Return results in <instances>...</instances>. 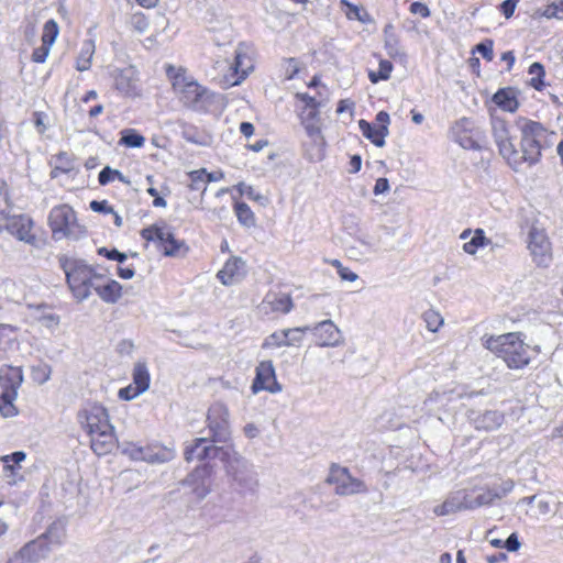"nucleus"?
<instances>
[{"label":"nucleus","instance_id":"1","mask_svg":"<svg viewBox=\"0 0 563 563\" xmlns=\"http://www.w3.org/2000/svg\"><path fill=\"white\" fill-rule=\"evenodd\" d=\"M490 126L498 154L514 170L540 163L555 135L541 122L526 117H518L514 124L505 118L494 117Z\"/></svg>","mask_w":563,"mask_h":563},{"label":"nucleus","instance_id":"2","mask_svg":"<svg viewBox=\"0 0 563 563\" xmlns=\"http://www.w3.org/2000/svg\"><path fill=\"white\" fill-rule=\"evenodd\" d=\"M165 73L170 82L172 90L180 104L199 113L210 111V108L216 102V92L199 84L191 75H188L185 67L167 65Z\"/></svg>","mask_w":563,"mask_h":563},{"label":"nucleus","instance_id":"3","mask_svg":"<svg viewBox=\"0 0 563 563\" xmlns=\"http://www.w3.org/2000/svg\"><path fill=\"white\" fill-rule=\"evenodd\" d=\"M295 113L299 120L300 125L303 128L307 136L318 147L317 158L321 159L324 156L325 140L322 134L323 120L321 115V108L323 101L321 93L311 96L308 92H296L294 95Z\"/></svg>","mask_w":563,"mask_h":563},{"label":"nucleus","instance_id":"4","mask_svg":"<svg viewBox=\"0 0 563 563\" xmlns=\"http://www.w3.org/2000/svg\"><path fill=\"white\" fill-rule=\"evenodd\" d=\"M482 341L484 347L501 358L510 369H522L531 362L530 346L521 332L485 335Z\"/></svg>","mask_w":563,"mask_h":563},{"label":"nucleus","instance_id":"5","mask_svg":"<svg viewBox=\"0 0 563 563\" xmlns=\"http://www.w3.org/2000/svg\"><path fill=\"white\" fill-rule=\"evenodd\" d=\"M58 264L65 273L66 283L73 296L78 300L88 298L96 283L104 279L103 275L97 273L82 260L60 255Z\"/></svg>","mask_w":563,"mask_h":563},{"label":"nucleus","instance_id":"6","mask_svg":"<svg viewBox=\"0 0 563 563\" xmlns=\"http://www.w3.org/2000/svg\"><path fill=\"white\" fill-rule=\"evenodd\" d=\"M23 379L21 366L3 365L0 367V415L3 418L18 416L19 409L15 400Z\"/></svg>","mask_w":563,"mask_h":563},{"label":"nucleus","instance_id":"7","mask_svg":"<svg viewBox=\"0 0 563 563\" xmlns=\"http://www.w3.org/2000/svg\"><path fill=\"white\" fill-rule=\"evenodd\" d=\"M140 235L145 242V247L150 243H154L164 256L174 257L186 255L189 252L186 242L176 239L165 223H154L145 227L140 231Z\"/></svg>","mask_w":563,"mask_h":563},{"label":"nucleus","instance_id":"8","mask_svg":"<svg viewBox=\"0 0 563 563\" xmlns=\"http://www.w3.org/2000/svg\"><path fill=\"white\" fill-rule=\"evenodd\" d=\"M47 222L54 239L68 238L80 227L77 212L67 203L54 206L48 213Z\"/></svg>","mask_w":563,"mask_h":563},{"label":"nucleus","instance_id":"9","mask_svg":"<svg viewBox=\"0 0 563 563\" xmlns=\"http://www.w3.org/2000/svg\"><path fill=\"white\" fill-rule=\"evenodd\" d=\"M325 482L334 487V492L339 496L366 494L368 492L362 479L352 476L347 467L336 463L330 465Z\"/></svg>","mask_w":563,"mask_h":563},{"label":"nucleus","instance_id":"10","mask_svg":"<svg viewBox=\"0 0 563 563\" xmlns=\"http://www.w3.org/2000/svg\"><path fill=\"white\" fill-rule=\"evenodd\" d=\"M3 230L27 244L35 245L37 242L34 221L26 214H10L0 210V231Z\"/></svg>","mask_w":563,"mask_h":563},{"label":"nucleus","instance_id":"11","mask_svg":"<svg viewBox=\"0 0 563 563\" xmlns=\"http://www.w3.org/2000/svg\"><path fill=\"white\" fill-rule=\"evenodd\" d=\"M456 143L466 150H481L486 142L485 131L470 118H461L451 128Z\"/></svg>","mask_w":563,"mask_h":563},{"label":"nucleus","instance_id":"12","mask_svg":"<svg viewBox=\"0 0 563 563\" xmlns=\"http://www.w3.org/2000/svg\"><path fill=\"white\" fill-rule=\"evenodd\" d=\"M528 250L532 261L541 267H548L553 260V250L545 229L531 227L528 233Z\"/></svg>","mask_w":563,"mask_h":563},{"label":"nucleus","instance_id":"13","mask_svg":"<svg viewBox=\"0 0 563 563\" xmlns=\"http://www.w3.org/2000/svg\"><path fill=\"white\" fill-rule=\"evenodd\" d=\"M207 427L211 433V442H221L229 435V410L221 402L212 404L207 413Z\"/></svg>","mask_w":563,"mask_h":563},{"label":"nucleus","instance_id":"14","mask_svg":"<svg viewBox=\"0 0 563 563\" xmlns=\"http://www.w3.org/2000/svg\"><path fill=\"white\" fill-rule=\"evenodd\" d=\"M390 117L386 111H379L375 117V122L371 123L365 119L358 121V128L363 136L377 147L385 145V139L389 133L388 126Z\"/></svg>","mask_w":563,"mask_h":563},{"label":"nucleus","instance_id":"15","mask_svg":"<svg viewBox=\"0 0 563 563\" xmlns=\"http://www.w3.org/2000/svg\"><path fill=\"white\" fill-rule=\"evenodd\" d=\"M49 552V538L41 534L22 547L7 563H35Z\"/></svg>","mask_w":563,"mask_h":563},{"label":"nucleus","instance_id":"16","mask_svg":"<svg viewBox=\"0 0 563 563\" xmlns=\"http://www.w3.org/2000/svg\"><path fill=\"white\" fill-rule=\"evenodd\" d=\"M78 418L87 433L109 430V427L112 426L107 409L99 404L87 406L79 412Z\"/></svg>","mask_w":563,"mask_h":563},{"label":"nucleus","instance_id":"17","mask_svg":"<svg viewBox=\"0 0 563 563\" xmlns=\"http://www.w3.org/2000/svg\"><path fill=\"white\" fill-rule=\"evenodd\" d=\"M151 375L144 363H136L132 372V383L119 390V397L123 400H132L146 391L150 387Z\"/></svg>","mask_w":563,"mask_h":563},{"label":"nucleus","instance_id":"18","mask_svg":"<svg viewBox=\"0 0 563 563\" xmlns=\"http://www.w3.org/2000/svg\"><path fill=\"white\" fill-rule=\"evenodd\" d=\"M261 390L276 393L280 390L275 368L272 361H262L256 367L255 378L252 384V391L257 394Z\"/></svg>","mask_w":563,"mask_h":563},{"label":"nucleus","instance_id":"19","mask_svg":"<svg viewBox=\"0 0 563 563\" xmlns=\"http://www.w3.org/2000/svg\"><path fill=\"white\" fill-rule=\"evenodd\" d=\"M230 69L231 74L228 77V81L232 86L240 85L254 69L253 57L246 47L242 45L238 47Z\"/></svg>","mask_w":563,"mask_h":563},{"label":"nucleus","instance_id":"20","mask_svg":"<svg viewBox=\"0 0 563 563\" xmlns=\"http://www.w3.org/2000/svg\"><path fill=\"white\" fill-rule=\"evenodd\" d=\"M59 34V26L53 19L47 20L42 29L41 46L33 49L31 60L36 64H43L51 52L53 44L55 43Z\"/></svg>","mask_w":563,"mask_h":563},{"label":"nucleus","instance_id":"21","mask_svg":"<svg viewBox=\"0 0 563 563\" xmlns=\"http://www.w3.org/2000/svg\"><path fill=\"white\" fill-rule=\"evenodd\" d=\"M478 504H475L468 498L466 490H459L450 495L442 504L433 508V514L437 517L448 516L450 514L460 512L467 509H473Z\"/></svg>","mask_w":563,"mask_h":563},{"label":"nucleus","instance_id":"22","mask_svg":"<svg viewBox=\"0 0 563 563\" xmlns=\"http://www.w3.org/2000/svg\"><path fill=\"white\" fill-rule=\"evenodd\" d=\"M113 86L115 90L124 96L137 95V71L133 66L117 69L112 74Z\"/></svg>","mask_w":563,"mask_h":563},{"label":"nucleus","instance_id":"23","mask_svg":"<svg viewBox=\"0 0 563 563\" xmlns=\"http://www.w3.org/2000/svg\"><path fill=\"white\" fill-rule=\"evenodd\" d=\"M245 261L232 255L223 264L222 268L218 271L217 278L224 286H231L245 275Z\"/></svg>","mask_w":563,"mask_h":563},{"label":"nucleus","instance_id":"24","mask_svg":"<svg viewBox=\"0 0 563 563\" xmlns=\"http://www.w3.org/2000/svg\"><path fill=\"white\" fill-rule=\"evenodd\" d=\"M90 438V448L99 456L110 454L117 446V438L112 426L109 430L95 431L88 433Z\"/></svg>","mask_w":563,"mask_h":563},{"label":"nucleus","instance_id":"25","mask_svg":"<svg viewBox=\"0 0 563 563\" xmlns=\"http://www.w3.org/2000/svg\"><path fill=\"white\" fill-rule=\"evenodd\" d=\"M219 453V448L213 445L206 438H197L194 444L185 449L184 455L187 462L207 461L214 459Z\"/></svg>","mask_w":563,"mask_h":563},{"label":"nucleus","instance_id":"26","mask_svg":"<svg viewBox=\"0 0 563 563\" xmlns=\"http://www.w3.org/2000/svg\"><path fill=\"white\" fill-rule=\"evenodd\" d=\"M313 335L319 346H334L338 345L341 340L340 330L330 320L320 322L313 329Z\"/></svg>","mask_w":563,"mask_h":563},{"label":"nucleus","instance_id":"27","mask_svg":"<svg viewBox=\"0 0 563 563\" xmlns=\"http://www.w3.org/2000/svg\"><path fill=\"white\" fill-rule=\"evenodd\" d=\"M492 100L501 110L510 113H515L520 107L517 91L514 87L499 88L493 95Z\"/></svg>","mask_w":563,"mask_h":563},{"label":"nucleus","instance_id":"28","mask_svg":"<svg viewBox=\"0 0 563 563\" xmlns=\"http://www.w3.org/2000/svg\"><path fill=\"white\" fill-rule=\"evenodd\" d=\"M93 290L107 303H115L122 297V285L114 279L97 282Z\"/></svg>","mask_w":563,"mask_h":563},{"label":"nucleus","instance_id":"29","mask_svg":"<svg viewBox=\"0 0 563 563\" xmlns=\"http://www.w3.org/2000/svg\"><path fill=\"white\" fill-rule=\"evenodd\" d=\"M53 159L54 166L51 170L52 178L68 175L76 170V158L68 152L60 151L53 156Z\"/></svg>","mask_w":563,"mask_h":563},{"label":"nucleus","instance_id":"30","mask_svg":"<svg viewBox=\"0 0 563 563\" xmlns=\"http://www.w3.org/2000/svg\"><path fill=\"white\" fill-rule=\"evenodd\" d=\"M96 53V42L93 38L85 40L76 57L75 68L78 71H87L92 66V59Z\"/></svg>","mask_w":563,"mask_h":563},{"label":"nucleus","instance_id":"31","mask_svg":"<svg viewBox=\"0 0 563 563\" xmlns=\"http://www.w3.org/2000/svg\"><path fill=\"white\" fill-rule=\"evenodd\" d=\"M173 457V451L168 448L154 442L144 445V462L163 463Z\"/></svg>","mask_w":563,"mask_h":563},{"label":"nucleus","instance_id":"32","mask_svg":"<svg viewBox=\"0 0 563 563\" xmlns=\"http://www.w3.org/2000/svg\"><path fill=\"white\" fill-rule=\"evenodd\" d=\"M528 74L531 76L528 81L529 86L537 91H543L547 87L544 66L539 62H534L529 66Z\"/></svg>","mask_w":563,"mask_h":563},{"label":"nucleus","instance_id":"33","mask_svg":"<svg viewBox=\"0 0 563 563\" xmlns=\"http://www.w3.org/2000/svg\"><path fill=\"white\" fill-rule=\"evenodd\" d=\"M269 310L275 313L287 314L294 309V301L289 294H280L267 300Z\"/></svg>","mask_w":563,"mask_h":563},{"label":"nucleus","instance_id":"34","mask_svg":"<svg viewBox=\"0 0 563 563\" xmlns=\"http://www.w3.org/2000/svg\"><path fill=\"white\" fill-rule=\"evenodd\" d=\"M234 213L239 222L245 227H254L256 223L255 214L246 202L236 201L233 205Z\"/></svg>","mask_w":563,"mask_h":563},{"label":"nucleus","instance_id":"35","mask_svg":"<svg viewBox=\"0 0 563 563\" xmlns=\"http://www.w3.org/2000/svg\"><path fill=\"white\" fill-rule=\"evenodd\" d=\"M341 7H345L347 10L345 11V15L349 20H357L362 23H371L373 22L372 15L363 8H360L347 0L340 1Z\"/></svg>","mask_w":563,"mask_h":563},{"label":"nucleus","instance_id":"36","mask_svg":"<svg viewBox=\"0 0 563 563\" xmlns=\"http://www.w3.org/2000/svg\"><path fill=\"white\" fill-rule=\"evenodd\" d=\"M119 144L130 148H140L145 144V137L134 129H125L121 132Z\"/></svg>","mask_w":563,"mask_h":563},{"label":"nucleus","instance_id":"37","mask_svg":"<svg viewBox=\"0 0 563 563\" xmlns=\"http://www.w3.org/2000/svg\"><path fill=\"white\" fill-rule=\"evenodd\" d=\"M489 243L490 240L485 236L484 230L476 229L472 239L464 243L463 251L467 254L474 255L479 247L487 246Z\"/></svg>","mask_w":563,"mask_h":563},{"label":"nucleus","instance_id":"38","mask_svg":"<svg viewBox=\"0 0 563 563\" xmlns=\"http://www.w3.org/2000/svg\"><path fill=\"white\" fill-rule=\"evenodd\" d=\"M190 180L188 188L191 191L201 190L202 194L207 190L206 168H200L187 173Z\"/></svg>","mask_w":563,"mask_h":563},{"label":"nucleus","instance_id":"39","mask_svg":"<svg viewBox=\"0 0 563 563\" xmlns=\"http://www.w3.org/2000/svg\"><path fill=\"white\" fill-rule=\"evenodd\" d=\"M393 71V64L387 59H380L378 70H369L368 78L371 82L377 84L382 80H387Z\"/></svg>","mask_w":563,"mask_h":563},{"label":"nucleus","instance_id":"40","mask_svg":"<svg viewBox=\"0 0 563 563\" xmlns=\"http://www.w3.org/2000/svg\"><path fill=\"white\" fill-rule=\"evenodd\" d=\"M283 75L286 80L294 79L301 70L300 63L297 58H285L282 64Z\"/></svg>","mask_w":563,"mask_h":563},{"label":"nucleus","instance_id":"41","mask_svg":"<svg viewBox=\"0 0 563 563\" xmlns=\"http://www.w3.org/2000/svg\"><path fill=\"white\" fill-rule=\"evenodd\" d=\"M287 336L285 330L276 331L269 334L262 344L263 349H277L286 346Z\"/></svg>","mask_w":563,"mask_h":563},{"label":"nucleus","instance_id":"42","mask_svg":"<svg viewBox=\"0 0 563 563\" xmlns=\"http://www.w3.org/2000/svg\"><path fill=\"white\" fill-rule=\"evenodd\" d=\"M309 330L308 327H297L285 329V333L287 336L286 346H296L300 345L302 342L305 333Z\"/></svg>","mask_w":563,"mask_h":563},{"label":"nucleus","instance_id":"43","mask_svg":"<svg viewBox=\"0 0 563 563\" xmlns=\"http://www.w3.org/2000/svg\"><path fill=\"white\" fill-rule=\"evenodd\" d=\"M422 318L427 324L428 330L431 332H437L443 324L442 316L433 309L427 310Z\"/></svg>","mask_w":563,"mask_h":563},{"label":"nucleus","instance_id":"44","mask_svg":"<svg viewBox=\"0 0 563 563\" xmlns=\"http://www.w3.org/2000/svg\"><path fill=\"white\" fill-rule=\"evenodd\" d=\"M475 53H479L485 60L492 62L494 59V41L486 38L478 43L472 49V54L474 55Z\"/></svg>","mask_w":563,"mask_h":563},{"label":"nucleus","instance_id":"45","mask_svg":"<svg viewBox=\"0 0 563 563\" xmlns=\"http://www.w3.org/2000/svg\"><path fill=\"white\" fill-rule=\"evenodd\" d=\"M542 15L547 19L563 20V0L553 1L545 5Z\"/></svg>","mask_w":563,"mask_h":563},{"label":"nucleus","instance_id":"46","mask_svg":"<svg viewBox=\"0 0 563 563\" xmlns=\"http://www.w3.org/2000/svg\"><path fill=\"white\" fill-rule=\"evenodd\" d=\"M130 25L133 31L137 33H144L150 25L147 16L142 12H136L132 14L130 19Z\"/></svg>","mask_w":563,"mask_h":563},{"label":"nucleus","instance_id":"47","mask_svg":"<svg viewBox=\"0 0 563 563\" xmlns=\"http://www.w3.org/2000/svg\"><path fill=\"white\" fill-rule=\"evenodd\" d=\"M123 453L134 461H144V445L134 442H128L123 448Z\"/></svg>","mask_w":563,"mask_h":563},{"label":"nucleus","instance_id":"48","mask_svg":"<svg viewBox=\"0 0 563 563\" xmlns=\"http://www.w3.org/2000/svg\"><path fill=\"white\" fill-rule=\"evenodd\" d=\"M330 264L336 268V272L341 279L347 282H355L357 279V275L352 272L349 267L343 266V264L339 260H332Z\"/></svg>","mask_w":563,"mask_h":563},{"label":"nucleus","instance_id":"49","mask_svg":"<svg viewBox=\"0 0 563 563\" xmlns=\"http://www.w3.org/2000/svg\"><path fill=\"white\" fill-rule=\"evenodd\" d=\"M98 254L110 261H117L119 263H122L126 260V255L119 252L117 249L109 250L107 247H100L98 250Z\"/></svg>","mask_w":563,"mask_h":563},{"label":"nucleus","instance_id":"50","mask_svg":"<svg viewBox=\"0 0 563 563\" xmlns=\"http://www.w3.org/2000/svg\"><path fill=\"white\" fill-rule=\"evenodd\" d=\"M89 207L92 211L102 214H110L113 212V207L109 203L108 200H92L90 201Z\"/></svg>","mask_w":563,"mask_h":563},{"label":"nucleus","instance_id":"51","mask_svg":"<svg viewBox=\"0 0 563 563\" xmlns=\"http://www.w3.org/2000/svg\"><path fill=\"white\" fill-rule=\"evenodd\" d=\"M409 12L413 15H420L423 19L430 16L431 12L428 5L420 1H415L409 7Z\"/></svg>","mask_w":563,"mask_h":563},{"label":"nucleus","instance_id":"52","mask_svg":"<svg viewBox=\"0 0 563 563\" xmlns=\"http://www.w3.org/2000/svg\"><path fill=\"white\" fill-rule=\"evenodd\" d=\"M146 192L153 197V207L155 208H165L167 206L166 200L159 196L157 189L153 186L148 187Z\"/></svg>","mask_w":563,"mask_h":563},{"label":"nucleus","instance_id":"53","mask_svg":"<svg viewBox=\"0 0 563 563\" xmlns=\"http://www.w3.org/2000/svg\"><path fill=\"white\" fill-rule=\"evenodd\" d=\"M518 0H505L500 4V12L509 19L514 15Z\"/></svg>","mask_w":563,"mask_h":563},{"label":"nucleus","instance_id":"54","mask_svg":"<svg viewBox=\"0 0 563 563\" xmlns=\"http://www.w3.org/2000/svg\"><path fill=\"white\" fill-rule=\"evenodd\" d=\"M98 181L101 186H106L109 183L113 181L112 177V168L110 166H106L98 175Z\"/></svg>","mask_w":563,"mask_h":563},{"label":"nucleus","instance_id":"55","mask_svg":"<svg viewBox=\"0 0 563 563\" xmlns=\"http://www.w3.org/2000/svg\"><path fill=\"white\" fill-rule=\"evenodd\" d=\"M505 548L510 551V552H515L517 551L519 548H520V542L518 540V537L516 533H511L507 540L505 541Z\"/></svg>","mask_w":563,"mask_h":563},{"label":"nucleus","instance_id":"56","mask_svg":"<svg viewBox=\"0 0 563 563\" xmlns=\"http://www.w3.org/2000/svg\"><path fill=\"white\" fill-rule=\"evenodd\" d=\"M25 453L22 451L13 452L12 454L4 455L2 457V461L8 464L9 462H13L15 464H19L20 462L25 460Z\"/></svg>","mask_w":563,"mask_h":563},{"label":"nucleus","instance_id":"57","mask_svg":"<svg viewBox=\"0 0 563 563\" xmlns=\"http://www.w3.org/2000/svg\"><path fill=\"white\" fill-rule=\"evenodd\" d=\"M362 167V158L360 155H353L349 162V172L352 174H356L361 170Z\"/></svg>","mask_w":563,"mask_h":563},{"label":"nucleus","instance_id":"58","mask_svg":"<svg viewBox=\"0 0 563 563\" xmlns=\"http://www.w3.org/2000/svg\"><path fill=\"white\" fill-rule=\"evenodd\" d=\"M388 189H389V183H388L387 178L382 177L376 180L375 186H374L375 195L384 194Z\"/></svg>","mask_w":563,"mask_h":563},{"label":"nucleus","instance_id":"59","mask_svg":"<svg viewBox=\"0 0 563 563\" xmlns=\"http://www.w3.org/2000/svg\"><path fill=\"white\" fill-rule=\"evenodd\" d=\"M501 60L506 62L507 70L510 71L515 65L516 57L512 51H507L501 54Z\"/></svg>","mask_w":563,"mask_h":563},{"label":"nucleus","instance_id":"60","mask_svg":"<svg viewBox=\"0 0 563 563\" xmlns=\"http://www.w3.org/2000/svg\"><path fill=\"white\" fill-rule=\"evenodd\" d=\"M255 128L251 122H242L240 124V132L245 137H251L254 134Z\"/></svg>","mask_w":563,"mask_h":563},{"label":"nucleus","instance_id":"61","mask_svg":"<svg viewBox=\"0 0 563 563\" xmlns=\"http://www.w3.org/2000/svg\"><path fill=\"white\" fill-rule=\"evenodd\" d=\"M468 66L474 75H476L477 77L481 76V60L478 57H470Z\"/></svg>","mask_w":563,"mask_h":563},{"label":"nucleus","instance_id":"62","mask_svg":"<svg viewBox=\"0 0 563 563\" xmlns=\"http://www.w3.org/2000/svg\"><path fill=\"white\" fill-rule=\"evenodd\" d=\"M223 178H224V173L222 170H217V172H211V173H208L206 170L207 185L209 183L220 181Z\"/></svg>","mask_w":563,"mask_h":563},{"label":"nucleus","instance_id":"63","mask_svg":"<svg viewBox=\"0 0 563 563\" xmlns=\"http://www.w3.org/2000/svg\"><path fill=\"white\" fill-rule=\"evenodd\" d=\"M135 274V271L133 267H118V275L119 277L123 278V279H130L134 276Z\"/></svg>","mask_w":563,"mask_h":563},{"label":"nucleus","instance_id":"64","mask_svg":"<svg viewBox=\"0 0 563 563\" xmlns=\"http://www.w3.org/2000/svg\"><path fill=\"white\" fill-rule=\"evenodd\" d=\"M321 79H322V76L319 74H316L312 76V78L308 82H306V86L311 89H316L321 86L324 87Z\"/></svg>","mask_w":563,"mask_h":563}]
</instances>
